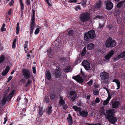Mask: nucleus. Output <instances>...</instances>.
I'll list each match as a JSON object with an SVG mask.
<instances>
[{
    "label": "nucleus",
    "instance_id": "51",
    "mask_svg": "<svg viewBox=\"0 0 125 125\" xmlns=\"http://www.w3.org/2000/svg\"><path fill=\"white\" fill-rule=\"evenodd\" d=\"M31 82V81L30 80H28L26 82L27 84L28 85H30Z\"/></svg>",
    "mask_w": 125,
    "mask_h": 125
},
{
    "label": "nucleus",
    "instance_id": "29",
    "mask_svg": "<svg viewBox=\"0 0 125 125\" xmlns=\"http://www.w3.org/2000/svg\"><path fill=\"white\" fill-rule=\"evenodd\" d=\"M86 0H82V2L78 3L77 4H82V6H85L86 4Z\"/></svg>",
    "mask_w": 125,
    "mask_h": 125
},
{
    "label": "nucleus",
    "instance_id": "36",
    "mask_svg": "<svg viewBox=\"0 0 125 125\" xmlns=\"http://www.w3.org/2000/svg\"><path fill=\"white\" fill-rule=\"evenodd\" d=\"M75 10L76 11H77L78 10H81V8L80 6L78 5L76 6L75 7Z\"/></svg>",
    "mask_w": 125,
    "mask_h": 125
},
{
    "label": "nucleus",
    "instance_id": "49",
    "mask_svg": "<svg viewBox=\"0 0 125 125\" xmlns=\"http://www.w3.org/2000/svg\"><path fill=\"white\" fill-rule=\"evenodd\" d=\"M26 3L28 5H29L31 4V1L30 0H26Z\"/></svg>",
    "mask_w": 125,
    "mask_h": 125
},
{
    "label": "nucleus",
    "instance_id": "16",
    "mask_svg": "<svg viewBox=\"0 0 125 125\" xmlns=\"http://www.w3.org/2000/svg\"><path fill=\"white\" fill-rule=\"evenodd\" d=\"M113 82L115 83L116 84L117 88L116 89L117 90L120 87V84L119 80L117 79H115L113 81Z\"/></svg>",
    "mask_w": 125,
    "mask_h": 125
},
{
    "label": "nucleus",
    "instance_id": "38",
    "mask_svg": "<svg viewBox=\"0 0 125 125\" xmlns=\"http://www.w3.org/2000/svg\"><path fill=\"white\" fill-rule=\"evenodd\" d=\"M73 31L72 30L69 31L68 33V35H73Z\"/></svg>",
    "mask_w": 125,
    "mask_h": 125
},
{
    "label": "nucleus",
    "instance_id": "9",
    "mask_svg": "<svg viewBox=\"0 0 125 125\" xmlns=\"http://www.w3.org/2000/svg\"><path fill=\"white\" fill-rule=\"evenodd\" d=\"M68 97H70L71 100L73 101L76 97V95L74 92L71 91L70 93L67 95Z\"/></svg>",
    "mask_w": 125,
    "mask_h": 125
},
{
    "label": "nucleus",
    "instance_id": "13",
    "mask_svg": "<svg viewBox=\"0 0 125 125\" xmlns=\"http://www.w3.org/2000/svg\"><path fill=\"white\" fill-rule=\"evenodd\" d=\"M114 52L113 50H111L106 55L105 57V59L108 60L114 54Z\"/></svg>",
    "mask_w": 125,
    "mask_h": 125
},
{
    "label": "nucleus",
    "instance_id": "4",
    "mask_svg": "<svg viewBox=\"0 0 125 125\" xmlns=\"http://www.w3.org/2000/svg\"><path fill=\"white\" fill-rule=\"evenodd\" d=\"M14 93L15 91L13 90L10 93L9 95H5L4 96L1 101L2 104H4L6 103V101H9L13 96Z\"/></svg>",
    "mask_w": 125,
    "mask_h": 125
},
{
    "label": "nucleus",
    "instance_id": "10",
    "mask_svg": "<svg viewBox=\"0 0 125 125\" xmlns=\"http://www.w3.org/2000/svg\"><path fill=\"white\" fill-rule=\"evenodd\" d=\"M106 8L108 10L111 9L113 7V4L110 0H108L105 2Z\"/></svg>",
    "mask_w": 125,
    "mask_h": 125
},
{
    "label": "nucleus",
    "instance_id": "26",
    "mask_svg": "<svg viewBox=\"0 0 125 125\" xmlns=\"http://www.w3.org/2000/svg\"><path fill=\"white\" fill-rule=\"evenodd\" d=\"M73 109L75 111H81V109L76 106H73Z\"/></svg>",
    "mask_w": 125,
    "mask_h": 125
},
{
    "label": "nucleus",
    "instance_id": "31",
    "mask_svg": "<svg viewBox=\"0 0 125 125\" xmlns=\"http://www.w3.org/2000/svg\"><path fill=\"white\" fill-rule=\"evenodd\" d=\"M123 2H120L118 3L117 5V7L120 8L123 5Z\"/></svg>",
    "mask_w": 125,
    "mask_h": 125
},
{
    "label": "nucleus",
    "instance_id": "59",
    "mask_svg": "<svg viewBox=\"0 0 125 125\" xmlns=\"http://www.w3.org/2000/svg\"><path fill=\"white\" fill-rule=\"evenodd\" d=\"M4 122L3 124H5L6 122L7 121V119L6 118H4Z\"/></svg>",
    "mask_w": 125,
    "mask_h": 125
},
{
    "label": "nucleus",
    "instance_id": "35",
    "mask_svg": "<svg viewBox=\"0 0 125 125\" xmlns=\"http://www.w3.org/2000/svg\"><path fill=\"white\" fill-rule=\"evenodd\" d=\"M93 94L95 95H97L99 94V91L98 90H95L93 92Z\"/></svg>",
    "mask_w": 125,
    "mask_h": 125
},
{
    "label": "nucleus",
    "instance_id": "23",
    "mask_svg": "<svg viewBox=\"0 0 125 125\" xmlns=\"http://www.w3.org/2000/svg\"><path fill=\"white\" fill-rule=\"evenodd\" d=\"M125 57V51L120 53V54L118 56V57L119 59H121L122 58H123Z\"/></svg>",
    "mask_w": 125,
    "mask_h": 125
},
{
    "label": "nucleus",
    "instance_id": "1",
    "mask_svg": "<svg viewBox=\"0 0 125 125\" xmlns=\"http://www.w3.org/2000/svg\"><path fill=\"white\" fill-rule=\"evenodd\" d=\"M106 115L105 116L106 118L112 123L115 124L117 119L114 116V111L112 109H110L106 111Z\"/></svg>",
    "mask_w": 125,
    "mask_h": 125
},
{
    "label": "nucleus",
    "instance_id": "39",
    "mask_svg": "<svg viewBox=\"0 0 125 125\" xmlns=\"http://www.w3.org/2000/svg\"><path fill=\"white\" fill-rule=\"evenodd\" d=\"M50 97L51 99H55L56 98V96L54 94H51L50 95Z\"/></svg>",
    "mask_w": 125,
    "mask_h": 125
},
{
    "label": "nucleus",
    "instance_id": "37",
    "mask_svg": "<svg viewBox=\"0 0 125 125\" xmlns=\"http://www.w3.org/2000/svg\"><path fill=\"white\" fill-rule=\"evenodd\" d=\"M71 70L70 69V67H68L66 68L65 69V71L66 72H70Z\"/></svg>",
    "mask_w": 125,
    "mask_h": 125
},
{
    "label": "nucleus",
    "instance_id": "42",
    "mask_svg": "<svg viewBox=\"0 0 125 125\" xmlns=\"http://www.w3.org/2000/svg\"><path fill=\"white\" fill-rule=\"evenodd\" d=\"M47 3L48 5L49 6H51L52 5L51 3V2L49 0H45Z\"/></svg>",
    "mask_w": 125,
    "mask_h": 125
},
{
    "label": "nucleus",
    "instance_id": "27",
    "mask_svg": "<svg viewBox=\"0 0 125 125\" xmlns=\"http://www.w3.org/2000/svg\"><path fill=\"white\" fill-rule=\"evenodd\" d=\"M44 112V111L43 110L42 108V107H39L38 112L39 115H42Z\"/></svg>",
    "mask_w": 125,
    "mask_h": 125
},
{
    "label": "nucleus",
    "instance_id": "8",
    "mask_svg": "<svg viewBox=\"0 0 125 125\" xmlns=\"http://www.w3.org/2000/svg\"><path fill=\"white\" fill-rule=\"evenodd\" d=\"M109 75L108 73L104 72L101 73L100 76L102 80H105L108 78Z\"/></svg>",
    "mask_w": 125,
    "mask_h": 125
},
{
    "label": "nucleus",
    "instance_id": "33",
    "mask_svg": "<svg viewBox=\"0 0 125 125\" xmlns=\"http://www.w3.org/2000/svg\"><path fill=\"white\" fill-rule=\"evenodd\" d=\"M5 25L4 23H3V24L1 29V31H6V29L4 28L5 26Z\"/></svg>",
    "mask_w": 125,
    "mask_h": 125
},
{
    "label": "nucleus",
    "instance_id": "55",
    "mask_svg": "<svg viewBox=\"0 0 125 125\" xmlns=\"http://www.w3.org/2000/svg\"><path fill=\"white\" fill-rule=\"evenodd\" d=\"M103 25H101L100 24H99V28L101 29H102L103 28Z\"/></svg>",
    "mask_w": 125,
    "mask_h": 125
},
{
    "label": "nucleus",
    "instance_id": "58",
    "mask_svg": "<svg viewBox=\"0 0 125 125\" xmlns=\"http://www.w3.org/2000/svg\"><path fill=\"white\" fill-rule=\"evenodd\" d=\"M17 41V39H15L14 41L13 42V44H15V43Z\"/></svg>",
    "mask_w": 125,
    "mask_h": 125
},
{
    "label": "nucleus",
    "instance_id": "3",
    "mask_svg": "<svg viewBox=\"0 0 125 125\" xmlns=\"http://www.w3.org/2000/svg\"><path fill=\"white\" fill-rule=\"evenodd\" d=\"M90 15V14L88 12L83 13L80 15L79 18L82 22H86L89 20Z\"/></svg>",
    "mask_w": 125,
    "mask_h": 125
},
{
    "label": "nucleus",
    "instance_id": "7",
    "mask_svg": "<svg viewBox=\"0 0 125 125\" xmlns=\"http://www.w3.org/2000/svg\"><path fill=\"white\" fill-rule=\"evenodd\" d=\"M22 73L25 79H27L30 78L31 76V73L28 70L26 69H23Z\"/></svg>",
    "mask_w": 125,
    "mask_h": 125
},
{
    "label": "nucleus",
    "instance_id": "22",
    "mask_svg": "<svg viewBox=\"0 0 125 125\" xmlns=\"http://www.w3.org/2000/svg\"><path fill=\"white\" fill-rule=\"evenodd\" d=\"M52 106L48 107L46 109V113L47 114L49 115L52 112Z\"/></svg>",
    "mask_w": 125,
    "mask_h": 125
},
{
    "label": "nucleus",
    "instance_id": "57",
    "mask_svg": "<svg viewBox=\"0 0 125 125\" xmlns=\"http://www.w3.org/2000/svg\"><path fill=\"white\" fill-rule=\"evenodd\" d=\"M12 76H10L8 79L9 81H10L11 80L12 78Z\"/></svg>",
    "mask_w": 125,
    "mask_h": 125
},
{
    "label": "nucleus",
    "instance_id": "41",
    "mask_svg": "<svg viewBox=\"0 0 125 125\" xmlns=\"http://www.w3.org/2000/svg\"><path fill=\"white\" fill-rule=\"evenodd\" d=\"M40 31V29L39 28H37L35 30L34 33L35 35L37 34Z\"/></svg>",
    "mask_w": 125,
    "mask_h": 125
},
{
    "label": "nucleus",
    "instance_id": "12",
    "mask_svg": "<svg viewBox=\"0 0 125 125\" xmlns=\"http://www.w3.org/2000/svg\"><path fill=\"white\" fill-rule=\"evenodd\" d=\"M34 20V18H33L32 20L31 21V24L30 27V34L31 35L33 33V30L35 26Z\"/></svg>",
    "mask_w": 125,
    "mask_h": 125
},
{
    "label": "nucleus",
    "instance_id": "48",
    "mask_svg": "<svg viewBox=\"0 0 125 125\" xmlns=\"http://www.w3.org/2000/svg\"><path fill=\"white\" fill-rule=\"evenodd\" d=\"M32 71L33 73H36V69L35 67H32Z\"/></svg>",
    "mask_w": 125,
    "mask_h": 125
},
{
    "label": "nucleus",
    "instance_id": "28",
    "mask_svg": "<svg viewBox=\"0 0 125 125\" xmlns=\"http://www.w3.org/2000/svg\"><path fill=\"white\" fill-rule=\"evenodd\" d=\"M46 77L47 79L48 80L51 79V77L50 75V73L48 71H47Z\"/></svg>",
    "mask_w": 125,
    "mask_h": 125
},
{
    "label": "nucleus",
    "instance_id": "30",
    "mask_svg": "<svg viewBox=\"0 0 125 125\" xmlns=\"http://www.w3.org/2000/svg\"><path fill=\"white\" fill-rule=\"evenodd\" d=\"M19 1L21 9L22 10H23L24 9V6L22 0H19Z\"/></svg>",
    "mask_w": 125,
    "mask_h": 125
},
{
    "label": "nucleus",
    "instance_id": "52",
    "mask_svg": "<svg viewBox=\"0 0 125 125\" xmlns=\"http://www.w3.org/2000/svg\"><path fill=\"white\" fill-rule=\"evenodd\" d=\"M100 102V100L98 98H96L95 100V102L96 103H99Z\"/></svg>",
    "mask_w": 125,
    "mask_h": 125
},
{
    "label": "nucleus",
    "instance_id": "34",
    "mask_svg": "<svg viewBox=\"0 0 125 125\" xmlns=\"http://www.w3.org/2000/svg\"><path fill=\"white\" fill-rule=\"evenodd\" d=\"M24 49L25 52H26V53H27V52L28 50V48L27 47V45L26 44H24Z\"/></svg>",
    "mask_w": 125,
    "mask_h": 125
},
{
    "label": "nucleus",
    "instance_id": "60",
    "mask_svg": "<svg viewBox=\"0 0 125 125\" xmlns=\"http://www.w3.org/2000/svg\"><path fill=\"white\" fill-rule=\"evenodd\" d=\"M119 58L118 57V56L117 57H116L114 59V61H115L116 60H118Z\"/></svg>",
    "mask_w": 125,
    "mask_h": 125
},
{
    "label": "nucleus",
    "instance_id": "11",
    "mask_svg": "<svg viewBox=\"0 0 125 125\" xmlns=\"http://www.w3.org/2000/svg\"><path fill=\"white\" fill-rule=\"evenodd\" d=\"M82 64L85 68L86 70H89L90 68V63L86 60L83 61L82 62Z\"/></svg>",
    "mask_w": 125,
    "mask_h": 125
},
{
    "label": "nucleus",
    "instance_id": "50",
    "mask_svg": "<svg viewBox=\"0 0 125 125\" xmlns=\"http://www.w3.org/2000/svg\"><path fill=\"white\" fill-rule=\"evenodd\" d=\"M12 13L11 9H10L8 12V14L9 15H10Z\"/></svg>",
    "mask_w": 125,
    "mask_h": 125
},
{
    "label": "nucleus",
    "instance_id": "46",
    "mask_svg": "<svg viewBox=\"0 0 125 125\" xmlns=\"http://www.w3.org/2000/svg\"><path fill=\"white\" fill-rule=\"evenodd\" d=\"M33 15L32 18L31 19V20H33V18H34V21L35 20V17H34V16L35 15V11H34L33 10Z\"/></svg>",
    "mask_w": 125,
    "mask_h": 125
},
{
    "label": "nucleus",
    "instance_id": "14",
    "mask_svg": "<svg viewBox=\"0 0 125 125\" xmlns=\"http://www.w3.org/2000/svg\"><path fill=\"white\" fill-rule=\"evenodd\" d=\"M73 78L77 82L79 83H82L83 82V80L81 76L79 75L73 77Z\"/></svg>",
    "mask_w": 125,
    "mask_h": 125
},
{
    "label": "nucleus",
    "instance_id": "6",
    "mask_svg": "<svg viewBox=\"0 0 125 125\" xmlns=\"http://www.w3.org/2000/svg\"><path fill=\"white\" fill-rule=\"evenodd\" d=\"M112 107L113 108H118L120 106L121 102L119 100L113 99L111 102Z\"/></svg>",
    "mask_w": 125,
    "mask_h": 125
},
{
    "label": "nucleus",
    "instance_id": "15",
    "mask_svg": "<svg viewBox=\"0 0 125 125\" xmlns=\"http://www.w3.org/2000/svg\"><path fill=\"white\" fill-rule=\"evenodd\" d=\"M111 97L110 95L108 94V96L107 99L104 101L103 104L104 105H106L108 104L109 102V101L111 99Z\"/></svg>",
    "mask_w": 125,
    "mask_h": 125
},
{
    "label": "nucleus",
    "instance_id": "45",
    "mask_svg": "<svg viewBox=\"0 0 125 125\" xmlns=\"http://www.w3.org/2000/svg\"><path fill=\"white\" fill-rule=\"evenodd\" d=\"M86 51L85 50L81 52V55L83 56L86 53Z\"/></svg>",
    "mask_w": 125,
    "mask_h": 125
},
{
    "label": "nucleus",
    "instance_id": "56",
    "mask_svg": "<svg viewBox=\"0 0 125 125\" xmlns=\"http://www.w3.org/2000/svg\"><path fill=\"white\" fill-rule=\"evenodd\" d=\"M67 107H68V106L67 105H65L63 106V109H66L67 108Z\"/></svg>",
    "mask_w": 125,
    "mask_h": 125
},
{
    "label": "nucleus",
    "instance_id": "64",
    "mask_svg": "<svg viewBox=\"0 0 125 125\" xmlns=\"http://www.w3.org/2000/svg\"><path fill=\"white\" fill-rule=\"evenodd\" d=\"M14 72V70L12 71L11 73V74H13V73Z\"/></svg>",
    "mask_w": 125,
    "mask_h": 125
},
{
    "label": "nucleus",
    "instance_id": "17",
    "mask_svg": "<svg viewBox=\"0 0 125 125\" xmlns=\"http://www.w3.org/2000/svg\"><path fill=\"white\" fill-rule=\"evenodd\" d=\"M69 116L67 117V120L68 121L69 124L71 125L73 124V120L72 117L69 114H68Z\"/></svg>",
    "mask_w": 125,
    "mask_h": 125
},
{
    "label": "nucleus",
    "instance_id": "47",
    "mask_svg": "<svg viewBox=\"0 0 125 125\" xmlns=\"http://www.w3.org/2000/svg\"><path fill=\"white\" fill-rule=\"evenodd\" d=\"M92 80H91L89 81L88 83V85L90 86H91L92 84Z\"/></svg>",
    "mask_w": 125,
    "mask_h": 125
},
{
    "label": "nucleus",
    "instance_id": "63",
    "mask_svg": "<svg viewBox=\"0 0 125 125\" xmlns=\"http://www.w3.org/2000/svg\"><path fill=\"white\" fill-rule=\"evenodd\" d=\"M87 98L88 100H89L90 99V96L89 95H87Z\"/></svg>",
    "mask_w": 125,
    "mask_h": 125
},
{
    "label": "nucleus",
    "instance_id": "21",
    "mask_svg": "<svg viewBox=\"0 0 125 125\" xmlns=\"http://www.w3.org/2000/svg\"><path fill=\"white\" fill-rule=\"evenodd\" d=\"M101 3V1L99 0L97 1L95 6V8L96 9H97L100 8Z\"/></svg>",
    "mask_w": 125,
    "mask_h": 125
},
{
    "label": "nucleus",
    "instance_id": "40",
    "mask_svg": "<svg viewBox=\"0 0 125 125\" xmlns=\"http://www.w3.org/2000/svg\"><path fill=\"white\" fill-rule=\"evenodd\" d=\"M44 101L46 103H47L49 102V99L47 96H45L44 99Z\"/></svg>",
    "mask_w": 125,
    "mask_h": 125
},
{
    "label": "nucleus",
    "instance_id": "53",
    "mask_svg": "<svg viewBox=\"0 0 125 125\" xmlns=\"http://www.w3.org/2000/svg\"><path fill=\"white\" fill-rule=\"evenodd\" d=\"M14 3V1H13V0H11L9 3V5H12Z\"/></svg>",
    "mask_w": 125,
    "mask_h": 125
},
{
    "label": "nucleus",
    "instance_id": "43",
    "mask_svg": "<svg viewBox=\"0 0 125 125\" xmlns=\"http://www.w3.org/2000/svg\"><path fill=\"white\" fill-rule=\"evenodd\" d=\"M16 32L17 34H18L19 33V27H16Z\"/></svg>",
    "mask_w": 125,
    "mask_h": 125
},
{
    "label": "nucleus",
    "instance_id": "32",
    "mask_svg": "<svg viewBox=\"0 0 125 125\" xmlns=\"http://www.w3.org/2000/svg\"><path fill=\"white\" fill-rule=\"evenodd\" d=\"M4 56L3 55H1L0 58V63L2 62L4 60Z\"/></svg>",
    "mask_w": 125,
    "mask_h": 125
},
{
    "label": "nucleus",
    "instance_id": "19",
    "mask_svg": "<svg viewBox=\"0 0 125 125\" xmlns=\"http://www.w3.org/2000/svg\"><path fill=\"white\" fill-rule=\"evenodd\" d=\"M88 113L85 111H80V115L82 116L86 117L87 116Z\"/></svg>",
    "mask_w": 125,
    "mask_h": 125
},
{
    "label": "nucleus",
    "instance_id": "18",
    "mask_svg": "<svg viewBox=\"0 0 125 125\" xmlns=\"http://www.w3.org/2000/svg\"><path fill=\"white\" fill-rule=\"evenodd\" d=\"M9 66H7L5 70L2 73V75L3 76L6 75L9 72Z\"/></svg>",
    "mask_w": 125,
    "mask_h": 125
},
{
    "label": "nucleus",
    "instance_id": "2",
    "mask_svg": "<svg viewBox=\"0 0 125 125\" xmlns=\"http://www.w3.org/2000/svg\"><path fill=\"white\" fill-rule=\"evenodd\" d=\"M96 36L94 31L91 30L85 33L84 34V38L86 41H88L90 39H93Z\"/></svg>",
    "mask_w": 125,
    "mask_h": 125
},
{
    "label": "nucleus",
    "instance_id": "61",
    "mask_svg": "<svg viewBox=\"0 0 125 125\" xmlns=\"http://www.w3.org/2000/svg\"><path fill=\"white\" fill-rule=\"evenodd\" d=\"M90 125H101L99 123H97V124H94V125L91 124Z\"/></svg>",
    "mask_w": 125,
    "mask_h": 125
},
{
    "label": "nucleus",
    "instance_id": "44",
    "mask_svg": "<svg viewBox=\"0 0 125 125\" xmlns=\"http://www.w3.org/2000/svg\"><path fill=\"white\" fill-rule=\"evenodd\" d=\"M77 1V0H70L69 1V2L70 3H73V2L76 3Z\"/></svg>",
    "mask_w": 125,
    "mask_h": 125
},
{
    "label": "nucleus",
    "instance_id": "25",
    "mask_svg": "<svg viewBox=\"0 0 125 125\" xmlns=\"http://www.w3.org/2000/svg\"><path fill=\"white\" fill-rule=\"evenodd\" d=\"M99 112L101 116H103L105 115L104 110L103 108H101L100 109Z\"/></svg>",
    "mask_w": 125,
    "mask_h": 125
},
{
    "label": "nucleus",
    "instance_id": "24",
    "mask_svg": "<svg viewBox=\"0 0 125 125\" xmlns=\"http://www.w3.org/2000/svg\"><path fill=\"white\" fill-rule=\"evenodd\" d=\"M63 98L62 97H60V100L59 102V104L62 105L65 104V101L63 99Z\"/></svg>",
    "mask_w": 125,
    "mask_h": 125
},
{
    "label": "nucleus",
    "instance_id": "54",
    "mask_svg": "<svg viewBox=\"0 0 125 125\" xmlns=\"http://www.w3.org/2000/svg\"><path fill=\"white\" fill-rule=\"evenodd\" d=\"M108 28L109 29V30L112 29V26L111 25H110L108 26Z\"/></svg>",
    "mask_w": 125,
    "mask_h": 125
},
{
    "label": "nucleus",
    "instance_id": "62",
    "mask_svg": "<svg viewBox=\"0 0 125 125\" xmlns=\"http://www.w3.org/2000/svg\"><path fill=\"white\" fill-rule=\"evenodd\" d=\"M15 44L12 43V48H15Z\"/></svg>",
    "mask_w": 125,
    "mask_h": 125
},
{
    "label": "nucleus",
    "instance_id": "20",
    "mask_svg": "<svg viewBox=\"0 0 125 125\" xmlns=\"http://www.w3.org/2000/svg\"><path fill=\"white\" fill-rule=\"evenodd\" d=\"M94 45L92 43H90L88 44L87 46V49L91 50L94 49Z\"/></svg>",
    "mask_w": 125,
    "mask_h": 125
},
{
    "label": "nucleus",
    "instance_id": "5",
    "mask_svg": "<svg viewBox=\"0 0 125 125\" xmlns=\"http://www.w3.org/2000/svg\"><path fill=\"white\" fill-rule=\"evenodd\" d=\"M105 44L106 47H112L115 46L116 43L115 41L109 38L107 40Z\"/></svg>",
    "mask_w": 125,
    "mask_h": 125
}]
</instances>
